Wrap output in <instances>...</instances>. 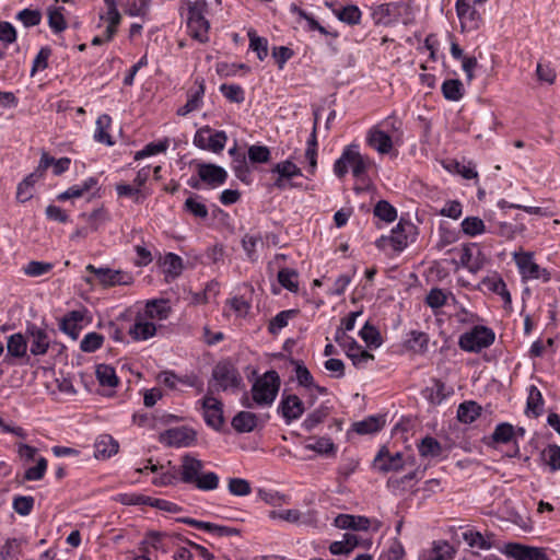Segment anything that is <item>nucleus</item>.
Segmentation results:
<instances>
[{
	"label": "nucleus",
	"mask_w": 560,
	"mask_h": 560,
	"mask_svg": "<svg viewBox=\"0 0 560 560\" xmlns=\"http://www.w3.org/2000/svg\"><path fill=\"white\" fill-rule=\"evenodd\" d=\"M372 163L371 158L361 154L358 143H350L342 149L340 156L334 163L332 171L339 179H342L351 170L355 179L363 180Z\"/></svg>",
	"instance_id": "f257e3e1"
},
{
	"label": "nucleus",
	"mask_w": 560,
	"mask_h": 560,
	"mask_svg": "<svg viewBox=\"0 0 560 560\" xmlns=\"http://www.w3.org/2000/svg\"><path fill=\"white\" fill-rule=\"evenodd\" d=\"M195 173L187 179V185L196 190H212L224 185L229 174L226 170L213 163L194 161Z\"/></svg>",
	"instance_id": "f03ea898"
},
{
	"label": "nucleus",
	"mask_w": 560,
	"mask_h": 560,
	"mask_svg": "<svg viewBox=\"0 0 560 560\" xmlns=\"http://www.w3.org/2000/svg\"><path fill=\"white\" fill-rule=\"evenodd\" d=\"M417 226L410 221L400 218L398 223L392 229L390 235H382L376 240L375 245L380 249L390 246L394 252L401 253L410 242H415L417 237Z\"/></svg>",
	"instance_id": "7ed1b4c3"
},
{
	"label": "nucleus",
	"mask_w": 560,
	"mask_h": 560,
	"mask_svg": "<svg viewBox=\"0 0 560 560\" xmlns=\"http://www.w3.org/2000/svg\"><path fill=\"white\" fill-rule=\"evenodd\" d=\"M280 376L277 371L269 370L259 376L252 386V398L257 406L270 407L280 389Z\"/></svg>",
	"instance_id": "20e7f679"
},
{
	"label": "nucleus",
	"mask_w": 560,
	"mask_h": 560,
	"mask_svg": "<svg viewBox=\"0 0 560 560\" xmlns=\"http://www.w3.org/2000/svg\"><path fill=\"white\" fill-rule=\"evenodd\" d=\"M494 340V330L481 323L459 336L458 347L465 352L479 353L483 349L491 347Z\"/></svg>",
	"instance_id": "39448f33"
},
{
	"label": "nucleus",
	"mask_w": 560,
	"mask_h": 560,
	"mask_svg": "<svg viewBox=\"0 0 560 560\" xmlns=\"http://www.w3.org/2000/svg\"><path fill=\"white\" fill-rule=\"evenodd\" d=\"M203 469L202 460L186 454L182 457L180 466L175 472H164L160 477V480H154V485L158 486H168L175 483L178 479L183 483L194 485L199 474Z\"/></svg>",
	"instance_id": "423d86ee"
},
{
	"label": "nucleus",
	"mask_w": 560,
	"mask_h": 560,
	"mask_svg": "<svg viewBox=\"0 0 560 560\" xmlns=\"http://www.w3.org/2000/svg\"><path fill=\"white\" fill-rule=\"evenodd\" d=\"M208 3L206 0H196L187 2V27L194 39L200 43H207L209 40V28L210 23L206 19Z\"/></svg>",
	"instance_id": "0eeeda50"
},
{
	"label": "nucleus",
	"mask_w": 560,
	"mask_h": 560,
	"mask_svg": "<svg viewBox=\"0 0 560 560\" xmlns=\"http://www.w3.org/2000/svg\"><path fill=\"white\" fill-rule=\"evenodd\" d=\"M512 256L523 282L541 280L547 283L551 280V272L535 262L533 252L521 249L514 252Z\"/></svg>",
	"instance_id": "6e6552de"
},
{
	"label": "nucleus",
	"mask_w": 560,
	"mask_h": 560,
	"mask_svg": "<svg viewBox=\"0 0 560 560\" xmlns=\"http://www.w3.org/2000/svg\"><path fill=\"white\" fill-rule=\"evenodd\" d=\"M270 173L273 182L270 188L283 191L287 189L301 188V184L293 182L295 177L303 176L302 168L299 167L291 159L276 163Z\"/></svg>",
	"instance_id": "1a4fd4ad"
},
{
	"label": "nucleus",
	"mask_w": 560,
	"mask_h": 560,
	"mask_svg": "<svg viewBox=\"0 0 560 560\" xmlns=\"http://www.w3.org/2000/svg\"><path fill=\"white\" fill-rule=\"evenodd\" d=\"M214 389L211 382L209 383L207 394L197 401L202 409V416L206 424L215 431H220L223 423V402L214 396Z\"/></svg>",
	"instance_id": "9d476101"
},
{
	"label": "nucleus",
	"mask_w": 560,
	"mask_h": 560,
	"mask_svg": "<svg viewBox=\"0 0 560 560\" xmlns=\"http://www.w3.org/2000/svg\"><path fill=\"white\" fill-rule=\"evenodd\" d=\"M212 380L215 382V385H212L214 393L217 390L237 389L242 384L238 370L229 361H221L214 365Z\"/></svg>",
	"instance_id": "9b49d317"
},
{
	"label": "nucleus",
	"mask_w": 560,
	"mask_h": 560,
	"mask_svg": "<svg viewBox=\"0 0 560 560\" xmlns=\"http://www.w3.org/2000/svg\"><path fill=\"white\" fill-rule=\"evenodd\" d=\"M226 141L228 136L224 130H213L210 126H203L196 131L192 142L199 149L220 153Z\"/></svg>",
	"instance_id": "f8f14e48"
},
{
	"label": "nucleus",
	"mask_w": 560,
	"mask_h": 560,
	"mask_svg": "<svg viewBox=\"0 0 560 560\" xmlns=\"http://www.w3.org/2000/svg\"><path fill=\"white\" fill-rule=\"evenodd\" d=\"M85 269L89 273L94 275L104 288L131 285L135 281L132 273L129 271L114 270L108 267H95L91 264Z\"/></svg>",
	"instance_id": "ddd939ff"
},
{
	"label": "nucleus",
	"mask_w": 560,
	"mask_h": 560,
	"mask_svg": "<svg viewBox=\"0 0 560 560\" xmlns=\"http://www.w3.org/2000/svg\"><path fill=\"white\" fill-rule=\"evenodd\" d=\"M407 11L408 5L404 1L382 3L373 8L372 18L377 25L390 26L398 23Z\"/></svg>",
	"instance_id": "4468645a"
},
{
	"label": "nucleus",
	"mask_w": 560,
	"mask_h": 560,
	"mask_svg": "<svg viewBox=\"0 0 560 560\" xmlns=\"http://www.w3.org/2000/svg\"><path fill=\"white\" fill-rule=\"evenodd\" d=\"M27 350L26 335L22 332L12 334L7 338V354L3 362L10 365L16 363L28 364L31 358Z\"/></svg>",
	"instance_id": "2eb2a0df"
},
{
	"label": "nucleus",
	"mask_w": 560,
	"mask_h": 560,
	"mask_svg": "<svg viewBox=\"0 0 560 560\" xmlns=\"http://www.w3.org/2000/svg\"><path fill=\"white\" fill-rule=\"evenodd\" d=\"M25 335L27 342L30 341V353L34 357H43L47 354L51 340L46 328L35 323L26 322Z\"/></svg>",
	"instance_id": "dca6fc26"
},
{
	"label": "nucleus",
	"mask_w": 560,
	"mask_h": 560,
	"mask_svg": "<svg viewBox=\"0 0 560 560\" xmlns=\"http://www.w3.org/2000/svg\"><path fill=\"white\" fill-rule=\"evenodd\" d=\"M365 143L380 155H393L395 158L398 155L397 147L401 145L374 127L368 129Z\"/></svg>",
	"instance_id": "f3484780"
},
{
	"label": "nucleus",
	"mask_w": 560,
	"mask_h": 560,
	"mask_svg": "<svg viewBox=\"0 0 560 560\" xmlns=\"http://www.w3.org/2000/svg\"><path fill=\"white\" fill-rule=\"evenodd\" d=\"M502 551L508 558L513 560H550L545 548L521 542H508Z\"/></svg>",
	"instance_id": "a211bd4d"
},
{
	"label": "nucleus",
	"mask_w": 560,
	"mask_h": 560,
	"mask_svg": "<svg viewBox=\"0 0 560 560\" xmlns=\"http://www.w3.org/2000/svg\"><path fill=\"white\" fill-rule=\"evenodd\" d=\"M159 440L171 447H188L195 443L196 432L186 425L171 428L162 432Z\"/></svg>",
	"instance_id": "6ab92c4d"
},
{
	"label": "nucleus",
	"mask_w": 560,
	"mask_h": 560,
	"mask_svg": "<svg viewBox=\"0 0 560 560\" xmlns=\"http://www.w3.org/2000/svg\"><path fill=\"white\" fill-rule=\"evenodd\" d=\"M278 413L283 418L285 424L300 419L304 413V404L295 394H283L278 405Z\"/></svg>",
	"instance_id": "aec40b11"
},
{
	"label": "nucleus",
	"mask_w": 560,
	"mask_h": 560,
	"mask_svg": "<svg viewBox=\"0 0 560 560\" xmlns=\"http://www.w3.org/2000/svg\"><path fill=\"white\" fill-rule=\"evenodd\" d=\"M455 10L462 31H476L480 27V13L470 4L469 0H456Z\"/></svg>",
	"instance_id": "412c9836"
},
{
	"label": "nucleus",
	"mask_w": 560,
	"mask_h": 560,
	"mask_svg": "<svg viewBox=\"0 0 560 560\" xmlns=\"http://www.w3.org/2000/svg\"><path fill=\"white\" fill-rule=\"evenodd\" d=\"M430 383L431 384L429 386L422 389L421 394L432 406L441 405L454 394V389L451 386H447L440 378L433 377Z\"/></svg>",
	"instance_id": "4be33fe9"
},
{
	"label": "nucleus",
	"mask_w": 560,
	"mask_h": 560,
	"mask_svg": "<svg viewBox=\"0 0 560 560\" xmlns=\"http://www.w3.org/2000/svg\"><path fill=\"white\" fill-rule=\"evenodd\" d=\"M405 464L401 453L392 454L386 447H382L374 458V467L381 472L399 471Z\"/></svg>",
	"instance_id": "5701e85b"
},
{
	"label": "nucleus",
	"mask_w": 560,
	"mask_h": 560,
	"mask_svg": "<svg viewBox=\"0 0 560 560\" xmlns=\"http://www.w3.org/2000/svg\"><path fill=\"white\" fill-rule=\"evenodd\" d=\"M172 312L173 310L170 300L151 299L145 302L143 311L139 313L154 323L166 320L171 316Z\"/></svg>",
	"instance_id": "b1692460"
},
{
	"label": "nucleus",
	"mask_w": 560,
	"mask_h": 560,
	"mask_svg": "<svg viewBox=\"0 0 560 560\" xmlns=\"http://www.w3.org/2000/svg\"><path fill=\"white\" fill-rule=\"evenodd\" d=\"M460 265L471 273H477L483 268V256L476 243L463 245L459 255Z\"/></svg>",
	"instance_id": "393cba45"
},
{
	"label": "nucleus",
	"mask_w": 560,
	"mask_h": 560,
	"mask_svg": "<svg viewBox=\"0 0 560 560\" xmlns=\"http://www.w3.org/2000/svg\"><path fill=\"white\" fill-rule=\"evenodd\" d=\"M375 129L378 131H383V133L388 135L394 141L399 144L404 142V122L397 116L396 112H393L375 125H373Z\"/></svg>",
	"instance_id": "a878e982"
},
{
	"label": "nucleus",
	"mask_w": 560,
	"mask_h": 560,
	"mask_svg": "<svg viewBox=\"0 0 560 560\" xmlns=\"http://www.w3.org/2000/svg\"><path fill=\"white\" fill-rule=\"evenodd\" d=\"M158 326L142 314L136 315L133 324L130 326L128 334L135 341H145L156 335Z\"/></svg>",
	"instance_id": "bb28decb"
},
{
	"label": "nucleus",
	"mask_w": 560,
	"mask_h": 560,
	"mask_svg": "<svg viewBox=\"0 0 560 560\" xmlns=\"http://www.w3.org/2000/svg\"><path fill=\"white\" fill-rule=\"evenodd\" d=\"M178 522L189 525L196 529L207 532L218 537H229L237 534V530L232 527L218 525L210 522H203L191 517L177 518Z\"/></svg>",
	"instance_id": "cd10ccee"
},
{
	"label": "nucleus",
	"mask_w": 560,
	"mask_h": 560,
	"mask_svg": "<svg viewBox=\"0 0 560 560\" xmlns=\"http://www.w3.org/2000/svg\"><path fill=\"white\" fill-rule=\"evenodd\" d=\"M119 451V443L109 434H101L94 443V457L96 459H108Z\"/></svg>",
	"instance_id": "c85d7f7f"
},
{
	"label": "nucleus",
	"mask_w": 560,
	"mask_h": 560,
	"mask_svg": "<svg viewBox=\"0 0 560 560\" xmlns=\"http://www.w3.org/2000/svg\"><path fill=\"white\" fill-rule=\"evenodd\" d=\"M84 314L82 311L74 310L67 313L59 323V328L62 332L75 340L82 330V322Z\"/></svg>",
	"instance_id": "c756f323"
},
{
	"label": "nucleus",
	"mask_w": 560,
	"mask_h": 560,
	"mask_svg": "<svg viewBox=\"0 0 560 560\" xmlns=\"http://www.w3.org/2000/svg\"><path fill=\"white\" fill-rule=\"evenodd\" d=\"M205 84L203 81L191 88L187 93V102L177 109V115L186 116L201 108L203 105Z\"/></svg>",
	"instance_id": "7c9ffc66"
},
{
	"label": "nucleus",
	"mask_w": 560,
	"mask_h": 560,
	"mask_svg": "<svg viewBox=\"0 0 560 560\" xmlns=\"http://www.w3.org/2000/svg\"><path fill=\"white\" fill-rule=\"evenodd\" d=\"M112 124L113 119L108 114H102L97 117L93 135L95 142L105 144L107 147H113L115 144V140L109 133Z\"/></svg>",
	"instance_id": "2f4dec72"
},
{
	"label": "nucleus",
	"mask_w": 560,
	"mask_h": 560,
	"mask_svg": "<svg viewBox=\"0 0 560 560\" xmlns=\"http://www.w3.org/2000/svg\"><path fill=\"white\" fill-rule=\"evenodd\" d=\"M289 11L292 15L296 16V21L300 23L302 20L306 22L307 31H317L323 35H331L334 37H338L339 34L337 32L330 33L326 30V27L322 26L313 16V14L308 13L304 9L300 8L296 3H291Z\"/></svg>",
	"instance_id": "473e14b6"
},
{
	"label": "nucleus",
	"mask_w": 560,
	"mask_h": 560,
	"mask_svg": "<svg viewBox=\"0 0 560 560\" xmlns=\"http://www.w3.org/2000/svg\"><path fill=\"white\" fill-rule=\"evenodd\" d=\"M70 164L71 159L68 156L55 159L49 153L43 152L39 160V171L46 172L49 167H52V174L55 176H60L69 171Z\"/></svg>",
	"instance_id": "72a5a7b5"
},
{
	"label": "nucleus",
	"mask_w": 560,
	"mask_h": 560,
	"mask_svg": "<svg viewBox=\"0 0 560 560\" xmlns=\"http://www.w3.org/2000/svg\"><path fill=\"white\" fill-rule=\"evenodd\" d=\"M455 548L447 541L434 542L433 547L422 553L419 560H454Z\"/></svg>",
	"instance_id": "f704fd0d"
},
{
	"label": "nucleus",
	"mask_w": 560,
	"mask_h": 560,
	"mask_svg": "<svg viewBox=\"0 0 560 560\" xmlns=\"http://www.w3.org/2000/svg\"><path fill=\"white\" fill-rule=\"evenodd\" d=\"M385 424L384 416H369L361 421L353 422L352 431L359 435L374 434Z\"/></svg>",
	"instance_id": "c9c22d12"
},
{
	"label": "nucleus",
	"mask_w": 560,
	"mask_h": 560,
	"mask_svg": "<svg viewBox=\"0 0 560 560\" xmlns=\"http://www.w3.org/2000/svg\"><path fill=\"white\" fill-rule=\"evenodd\" d=\"M545 399L537 386L530 385L526 400L525 413L528 417L538 418L544 412Z\"/></svg>",
	"instance_id": "e433bc0d"
},
{
	"label": "nucleus",
	"mask_w": 560,
	"mask_h": 560,
	"mask_svg": "<svg viewBox=\"0 0 560 560\" xmlns=\"http://www.w3.org/2000/svg\"><path fill=\"white\" fill-rule=\"evenodd\" d=\"M418 452L421 457L439 459L443 457L444 448L435 438L428 435L418 444Z\"/></svg>",
	"instance_id": "4c0bfd02"
},
{
	"label": "nucleus",
	"mask_w": 560,
	"mask_h": 560,
	"mask_svg": "<svg viewBox=\"0 0 560 560\" xmlns=\"http://www.w3.org/2000/svg\"><path fill=\"white\" fill-rule=\"evenodd\" d=\"M160 266L166 277L176 279L179 277L184 269V260L180 256L174 253H167L160 260Z\"/></svg>",
	"instance_id": "58836bf2"
},
{
	"label": "nucleus",
	"mask_w": 560,
	"mask_h": 560,
	"mask_svg": "<svg viewBox=\"0 0 560 560\" xmlns=\"http://www.w3.org/2000/svg\"><path fill=\"white\" fill-rule=\"evenodd\" d=\"M429 335L424 331L411 330L407 335L405 346L409 351L418 354H424L429 349Z\"/></svg>",
	"instance_id": "ea45409f"
},
{
	"label": "nucleus",
	"mask_w": 560,
	"mask_h": 560,
	"mask_svg": "<svg viewBox=\"0 0 560 560\" xmlns=\"http://www.w3.org/2000/svg\"><path fill=\"white\" fill-rule=\"evenodd\" d=\"M258 417L250 411H240L232 419V427L238 433H247L257 427Z\"/></svg>",
	"instance_id": "a19ab883"
},
{
	"label": "nucleus",
	"mask_w": 560,
	"mask_h": 560,
	"mask_svg": "<svg viewBox=\"0 0 560 560\" xmlns=\"http://www.w3.org/2000/svg\"><path fill=\"white\" fill-rule=\"evenodd\" d=\"M417 475V470H413L401 477L392 476L388 478L386 487L392 493L400 494L412 487V481L418 478Z\"/></svg>",
	"instance_id": "79ce46f5"
},
{
	"label": "nucleus",
	"mask_w": 560,
	"mask_h": 560,
	"mask_svg": "<svg viewBox=\"0 0 560 560\" xmlns=\"http://www.w3.org/2000/svg\"><path fill=\"white\" fill-rule=\"evenodd\" d=\"M481 407L476 401H464L458 406L457 419L462 423L470 424L481 416Z\"/></svg>",
	"instance_id": "37998d69"
},
{
	"label": "nucleus",
	"mask_w": 560,
	"mask_h": 560,
	"mask_svg": "<svg viewBox=\"0 0 560 560\" xmlns=\"http://www.w3.org/2000/svg\"><path fill=\"white\" fill-rule=\"evenodd\" d=\"M442 95L451 102H458L464 97V84L458 79H446L441 86Z\"/></svg>",
	"instance_id": "c03bdc74"
},
{
	"label": "nucleus",
	"mask_w": 560,
	"mask_h": 560,
	"mask_svg": "<svg viewBox=\"0 0 560 560\" xmlns=\"http://www.w3.org/2000/svg\"><path fill=\"white\" fill-rule=\"evenodd\" d=\"M358 545H359L358 536L347 533L343 535L342 540L332 541L329 545V551H330V553H332L335 556L349 555L354 550V548Z\"/></svg>",
	"instance_id": "a18cd8bd"
},
{
	"label": "nucleus",
	"mask_w": 560,
	"mask_h": 560,
	"mask_svg": "<svg viewBox=\"0 0 560 560\" xmlns=\"http://www.w3.org/2000/svg\"><path fill=\"white\" fill-rule=\"evenodd\" d=\"M97 382L103 387L114 388L119 384L116 370L108 364H98L95 370Z\"/></svg>",
	"instance_id": "49530a36"
},
{
	"label": "nucleus",
	"mask_w": 560,
	"mask_h": 560,
	"mask_svg": "<svg viewBox=\"0 0 560 560\" xmlns=\"http://www.w3.org/2000/svg\"><path fill=\"white\" fill-rule=\"evenodd\" d=\"M332 12L339 21L348 25L353 26L361 23L362 12L359 7L354 4H349L340 9H334Z\"/></svg>",
	"instance_id": "de8ad7c7"
},
{
	"label": "nucleus",
	"mask_w": 560,
	"mask_h": 560,
	"mask_svg": "<svg viewBox=\"0 0 560 560\" xmlns=\"http://www.w3.org/2000/svg\"><path fill=\"white\" fill-rule=\"evenodd\" d=\"M359 336L365 342L368 348L372 350L377 349L383 345V338L380 330L370 322H366L363 325L359 331Z\"/></svg>",
	"instance_id": "09e8293b"
},
{
	"label": "nucleus",
	"mask_w": 560,
	"mask_h": 560,
	"mask_svg": "<svg viewBox=\"0 0 560 560\" xmlns=\"http://www.w3.org/2000/svg\"><path fill=\"white\" fill-rule=\"evenodd\" d=\"M439 241L438 247L444 248L456 243L460 237V232L451 226L447 222H441L438 228Z\"/></svg>",
	"instance_id": "8fccbe9b"
},
{
	"label": "nucleus",
	"mask_w": 560,
	"mask_h": 560,
	"mask_svg": "<svg viewBox=\"0 0 560 560\" xmlns=\"http://www.w3.org/2000/svg\"><path fill=\"white\" fill-rule=\"evenodd\" d=\"M290 362L294 366L295 378L300 386L306 389L315 386L314 377L303 361L291 359Z\"/></svg>",
	"instance_id": "3c124183"
},
{
	"label": "nucleus",
	"mask_w": 560,
	"mask_h": 560,
	"mask_svg": "<svg viewBox=\"0 0 560 560\" xmlns=\"http://www.w3.org/2000/svg\"><path fill=\"white\" fill-rule=\"evenodd\" d=\"M168 147H170V139L168 138H164L162 140H159V141L150 142L147 145H144V148L142 150L137 151L135 153L133 159H135V161H140V160L149 158V156H153V155H158L160 153H164V152H166Z\"/></svg>",
	"instance_id": "603ef678"
},
{
	"label": "nucleus",
	"mask_w": 560,
	"mask_h": 560,
	"mask_svg": "<svg viewBox=\"0 0 560 560\" xmlns=\"http://www.w3.org/2000/svg\"><path fill=\"white\" fill-rule=\"evenodd\" d=\"M219 91L230 103L242 104L245 101V90L240 84L222 83Z\"/></svg>",
	"instance_id": "864d4df0"
},
{
	"label": "nucleus",
	"mask_w": 560,
	"mask_h": 560,
	"mask_svg": "<svg viewBox=\"0 0 560 560\" xmlns=\"http://www.w3.org/2000/svg\"><path fill=\"white\" fill-rule=\"evenodd\" d=\"M278 282L292 293L299 291V272L291 268H281L277 276Z\"/></svg>",
	"instance_id": "5fc2aeb1"
},
{
	"label": "nucleus",
	"mask_w": 560,
	"mask_h": 560,
	"mask_svg": "<svg viewBox=\"0 0 560 560\" xmlns=\"http://www.w3.org/2000/svg\"><path fill=\"white\" fill-rule=\"evenodd\" d=\"M247 36L249 39V49L256 52L260 61H264L268 56V39L258 36L255 30H249Z\"/></svg>",
	"instance_id": "6e6d98bb"
},
{
	"label": "nucleus",
	"mask_w": 560,
	"mask_h": 560,
	"mask_svg": "<svg viewBox=\"0 0 560 560\" xmlns=\"http://www.w3.org/2000/svg\"><path fill=\"white\" fill-rule=\"evenodd\" d=\"M220 477L214 471H202L194 482V487L200 491H213L219 488Z\"/></svg>",
	"instance_id": "4d7b16f0"
},
{
	"label": "nucleus",
	"mask_w": 560,
	"mask_h": 560,
	"mask_svg": "<svg viewBox=\"0 0 560 560\" xmlns=\"http://www.w3.org/2000/svg\"><path fill=\"white\" fill-rule=\"evenodd\" d=\"M463 539L471 548H478L481 550H489L492 548L490 539L477 530H466L463 533Z\"/></svg>",
	"instance_id": "13d9d810"
},
{
	"label": "nucleus",
	"mask_w": 560,
	"mask_h": 560,
	"mask_svg": "<svg viewBox=\"0 0 560 560\" xmlns=\"http://www.w3.org/2000/svg\"><path fill=\"white\" fill-rule=\"evenodd\" d=\"M232 170L242 183L247 185L252 183L250 168L245 154L237 153V156L232 160Z\"/></svg>",
	"instance_id": "bf43d9fd"
},
{
	"label": "nucleus",
	"mask_w": 560,
	"mask_h": 560,
	"mask_svg": "<svg viewBox=\"0 0 560 560\" xmlns=\"http://www.w3.org/2000/svg\"><path fill=\"white\" fill-rule=\"evenodd\" d=\"M35 506V499L32 495L15 494L12 498V509L20 516H28Z\"/></svg>",
	"instance_id": "052dcab7"
},
{
	"label": "nucleus",
	"mask_w": 560,
	"mask_h": 560,
	"mask_svg": "<svg viewBox=\"0 0 560 560\" xmlns=\"http://www.w3.org/2000/svg\"><path fill=\"white\" fill-rule=\"evenodd\" d=\"M460 229L469 237H476L486 232L485 222L478 217H466L460 223Z\"/></svg>",
	"instance_id": "680f3d73"
},
{
	"label": "nucleus",
	"mask_w": 560,
	"mask_h": 560,
	"mask_svg": "<svg viewBox=\"0 0 560 560\" xmlns=\"http://www.w3.org/2000/svg\"><path fill=\"white\" fill-rule=\"evenodd\" d=\"M22 541L19 538H8L0 545V560H19Z\"/></svg>",
	"instance_id": "e2e57ef3"
},
{
	"label": "nucleus",
	"mask_w": 560,
	"mask_h": 560,
	"mask_svg": "<svg viewBox=\"0 0 560 560\" xmlns=\"http://www.w3.org/2000/svg\"><path fill=\"white\" fill-rule=\"evenodd\" d=\"M373 214L386 223H392L397 219V209L387 200H380L374 206Z\"/></svg>",
	"instance_id": "0e129e2a"
},
{
	"label": "nucleus",
	"mask_w": 560,
	"mask_h": 560,
	"mask_svg": "<svg viewBox=\"0 0 560 560\" xmlns=\"http://www.w3.org/2000/svg\"><path fill=\"white\" fill-rule=\"evenodd\" d=\"M492 441L497 444H508L515 438V429L509 422L499 423L491 435Z\"/></svg>",
	"instance_id": "69168bd1"
},
{
	"label": "nucleus",
	"mask_w": 560,
	"mask_h": 560,
	"mask_svg": "<svg viewBox=\"0 0 560 560\" xmlns=\"http://www.w3.org/2000/svg\"><path fill=\"white\" fill-rule=\"evenodd\" d=\"M298 314L296 310H285L279 312L268 325V331L271 335H277L281 329L288 326L289 320Z\"/></svg>",
	"instance_id": "338daca9"
},
{
	"label": "nucleus",
	"mask_w": 560,
	"mask_h": 560,
	"mask_svg": "<svg viewBox=\"0 0 560 560\" xmlns=\"http://www.w3.org/2000/svg\"><path fill=\"white\" fill-rule=\"evenodd\" d=\"M247 158L253 164L268 163L271 159V151L267 145L253 144L248 147Z\"/></svg>",
	"instance_id": "774afa93"
}]
</instances>
